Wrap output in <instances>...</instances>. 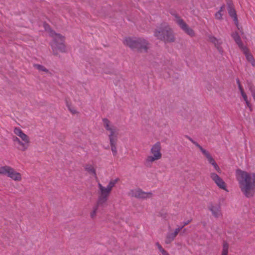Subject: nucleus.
<instances>
[{"mask_svg":"<svg viewBox=\"0 0 255 255\" xmlns=\"http://www.w3.org/2000/svg\"><path fill=\"white\" fill-rule=\"evenodd\" d=\"M235 176L243 194L248 198L253 197L255 193V173L237 169Z\"/></svg>","mask_w":255,"mask_h":255,"instance_id":"obj_1","label":"nucleus"},{"mask_svg":"<svg viewBox=\"0 0 255 255\" xmlns=\"http://www.w3.org/2000/svg\"><path fill=\"white\" fill-rule=\"evenodd\" d=\"M43 27L44 29L48 32L49 35L52 38L50 45L53 53L57 55L60 53L65 52L66 51V48L64 43L65 37L51 30L47 24L44 23Z\"/></svg>","mask_w":255,"mask_h":255,"instance_id":"obj_2","label":"nucleus"},{"mask_svg":"<svg viewBox=\"0 0 255 255\" xmlns=\"http://www.w3.org/2000/svg\"><path fill=\"white\" fill-rule=\"evenodd\" d=\"M13 132L16 136H13L12 140L16 148L22 151L27 150L30 143L29 136L18 128H14Z\"/></svg>","mask_w":255,"mask_h":255,"instance_id":"obj_3","label":"nucleus"},{"mask_svg":"<svg viewBox=\"0 0 255 255\" xmlns=\"http://www.w3.org/2000/svg\"><path fill=\"white\" fill-rule=\"evenodd\" d=\"M119 180V179L118 178L110 180L107 187L103 186L100 183H98L99 196L97 204L102 205L107 202L113 188L116 185Z\"/></svg>","mask_w":255,"mask_h":255,"instance_id":"obj_4","label":"nucleus"},{"mask_svg":"<svg viewBox=\"0 0 255 255\" xmlns=\"http://www.w3.org/2000/svg\"><path fill=\"white\" fill-rule=\"evenodd\" d=\"M124 45L132 49H137L140 52L146 51L148 48L146 41L142 38L128 37L123 40Z\"/></svg>","mask_w":255,"mask_h":255,"instance_id":"obj_5","label":"nucleus"},{"mask_svg":"<svg viewBox=\"0 0 255 255\" xmlns=\"http://www.w3.org/2000/svg\"><path fill=\"white\" fill-rule=\"evenodd\" d=\"M161 158V145L159 141H157L151 147L149 154L145 159V165L151 166L154 162L160 160Z\"/></svg>","mask_w":255,"mask_h":255,"instance_id":"obj_6","label":"nucleus"},{"mask_svg":"<svg viewBox=\"0 0 255 255\" xmlns=\"http://www.w3.org/2000/svg\"><path fill=\"white\" fill-rule=\"evenodd\" d=\"M154 35L157 39L163 40L165 42H173L174 40L172 30L165 23L157 28Z\"/></svg>","mask_w":255,"mask_h":255,"instance_id":"obj_7","label":"nucleus"},{"mask_svg":"<svg viewBox=\"0 0 255 255\" xmlns=\"http://www.w3.org/2000/svg\"><path fill=\"white\" fill-rule=\"evenodd\" d=\"M0 174L6 175L14 181L20 182L22 180L21 173L9 166L5 165L0 167Z\"/></svg>","mask_w":255,"mask_h":255,"instance_id":"obj_8","label":"nucleus"},{"mask_svg":"<svg viewBox=\"0 0 255 255\" xmlns=\"http://www.w3.org/2000/svg\"><path fill=\"white\" fill-rule=\"evenodd\" d=\"M103 123L106 129L110 132L109 135V138L118 136V129L112 124L111 122L108 119L106 118L103 119Z\"/></svg>","mask_w":255,"mask_h":255,"instance_id":"obj_9","label":"nucleus"},{"mask_svg":"<svg viewBox=\"0 0 255 255\" xmlns=\"http://www.w3.org/2000/svg\"><path fill=\"white\" fill-rule=\"evenodd\" d=\"M175 21L179 25L180 28L188 35L191 37H194L195 35L194 30L188 26V25L183 21V19L176 16Z\"/></svg>","mask_w":255,"mask_h":255,"instance_id":"obj_10","label":"nucleus"},{"mask_svg":"<svg viewBox=\"0 0 255 255\" xmlns=\"http://www.w3.org/2000/svg\"><path fill=\"white\" fill-rule=\"evenodd\" d=\"M210 177L212 180L216 183V184L221 189L227 191L226 185L223 180L216 173H211Z\"/></svg>","mask_w":255,"mask_h":255,"instance_id":"obj_11","label":"nucleus"},{"mask_svg":"<svg viewBox=\"0 0 255 255\" xmlns=\"http://www.w3.org/2000/svg\"><path fill=\"white\" fill-rule=\"evenodd\" d=\"M130 195L136 198H146L151 197L152 193L150 192H144L139 189H135L130 191Z\"/></svg>","mask_w":255,"mask_h":255,"instance_id":"obj_12","label":"nucleus"},{"mask_svg":"<svg viewBox=\"0 0 255 255\" xmlns=\"http://www.w3.org/2000/svg\"><path fill=\"white\" fill-rule=\"evenodd\" d=\"M208 208L212 212V214L214 217L219 218L222 216V213L220 205L212 203L209 205Z\"/></svg>","mask_w":255,"mask_h":255,"instance_id":"obj_13","label":"nucleus"},{"mask_svg":"<svg viewBox=\"0 0 255 255\" xmlns=\"http://www.w3.org/2000/svg\"><path fill=\"white\" fill-rule=\"evenodd\" d=\"M237 82L238 85V87H239V90L240 91L241 94L244 100L245 101L247 106L250 109V110L251 111H252V105L250 103V101L248 100V96H247L246 93H245V92L244 91V89L242 87V86L240 83V80L239 79H237Z\"/></svg>","mask_w":255,"mask_h":255,"instance_id":"obj_14","label":"nucleus"},{"mask_svg":"<svg viewBox=\"0 0 255 255\" xmlns=\"http://www.w3.org/2000/svg\"><path fill=\"white\" fill-rule=\"evenodd\" d=\"M183 228V227H180L176 228L174 232L168 233L166 237L165 242L168 244L172 242L175 237L177 236L180 231Z\"/></svg>","mask_w":255,"mask_h":255,"instance_id":"obj_15","label":"nucleus"},{"mask_svg":"<svg viewBox=\"0 0 255 255\" xmlns=\"http://www.w3.org/2000/svg\"><path fill=\"white\" fill-rule=\"evenodd\" d=\"M241 49L245 55L247 60L251 63L253 66H255V60L252 54L249 52V49L246 46Z\"/></svg>","mask_w":255,"mask_h":255,"instance_id":"obj_16","label":"nucleus"},{"mask_svg":"<svg viewBox=\"0 0 255 255\" xmlns=\"http://www.w3.org/2000/svg\"><path fill=\"white\" fill-rule=\"evenodd\" d=\"M205 157L207 158L208 162L209 163L212 164L214 169L219 173L221 172V170L219 166L218 165V164L216 163V161L214 159V158L212 157V156L211 155V154L209 153V152L205 155Z\"/></svg>","mask_w":255,"mask_h":255,"instance_id":"obj_17","label":"nucleus"},{"mask_svg":"<svg viewBox=\"0 0 255 255\" xmlns=\"http://www.w3.org/2000/svg\"><path fill=\"white\" fill-rule=\"evenodd\" d=\"M85 170L88 172L89 174L96 177V171L95 166L93 163H87L84 166Z\"/></svg>","mask_w":255,"mask_h":255,"instance_id":"obj_18","label":"nucleus"},{"mask_svg":"<svg viewBox=\"0 0 255 255\" xmlns=\"http://www.w3.org/2000/svg\"><path fill=\"white\" fill-rule=\"evenodd\" d=\"M118 139V136L109 138L110 143L112 151L114 155L117 154L116 143Z\"/></svg>","mask_w":255,"mask_h":255,"instance_id":"obj_19","label":"nucleus"},{"mask_svg":"<svg viewBox=\"0 0 255 255\" xmlns=\"http://www.w3.org/2000/svg\"><path fill=\"white\" fill-rule=\"evenodd\" d=\"M229 14L230 15L231 17H232L233 19V20L236 24V25H238V17L236 14V10L235 9L230 8L229 9Z\"/></svg>","mask_w":255,"mask_h":255,"instance_id":"obj_20","label":"nucleus"},{"mask_svg":"<svg viewBox=\"0 0 255 255\" xmlns=\"http://www.w3.org/2000/svg\"><path fill=\"white\" fill-rule=\"evenodd\" d=\"M232 36L234 38V39L235 40V41H236V42L237 43V44L238 45V46H239V47L240 48H242L243 47H244V46L243 45V44L241 41L240 37L238 33H237V32L233 33L232 35Z\"/></svg>","mask_w":255,"mask_h":255,"instance_id":"obj_21","label":"nucleus"},{"mask_svg":"<svg viewBox=\"0 0 255 255\" xmlns=\"http://www.w3.org/2000/svg\"><path fill=\"white\" fill-rule=\"evenodd\" d=\"M229 244L226 241H224L222 244V249L221 255H228Z\"/></svg>","mask_w":255,"mask_h":255,"instance_id":"obj_22","label":"nucleus"},{"mask_svg":"<svg viewBox=\"0 0 255 255\" xmlns=\"http://www.w3.org/2000/svg\"><path fill=\"white\" fill-rule=\"evenodd\" d=\"M209 40L214 43L215 45L218 48L219 46L220 45L221 42L219 40L217 39L216 37L211 36L209 37Z\"/></svg>","mask_w":255,"mask_h":255,"instance_id":"obj_23","label":"nucleus"},{"mask_svg":"<svg viewBox=\"0 0 255 255\" xmlns=\"http://www.w3.org/2000/svg\"><path fill=\"white\" fill-rule=\"evenodd\" d=\"M189 139L192 141V143H193L197 147H198L200 150H201V151L202 152V153L205 156L206 155H207L209 152L208 151H207L206 150H205V149H204L202 146H201L197 142L194 141V140H193L191 138H189Z\"/></svg>","mask_w":255,"mask_h":255,"instance_id":"obj_24","label":"nucleus"},{"mask_svg":"<svg viewBox=\"0 0 255 255\" xmlns=\"http://www.w3.org/2000/svg\"><path fill=\"white\" fill-rule=\"evenodd\" d=\"M224 8H225V6L223 5L221 7L220 10L216 13L215 16V17L216 19H222V15H223L222 11H223Z\"/></svg>","mask_w":255,"mask_h":255,"instance_id":"obj_25","label":"nucleus"},{"mask_svg":"<svg viewBox=\"0 0 255 255\" xmlns=\"http://www.w3.org/2000/svg\"><path fill=\"white\" fill-rule=\"evenodd\" d=\"M99 205H97L96 206H95L94 208H93V211L91 212V217L92 218H94L95 217H96V213H97V211L98 210V206H99Z\"/></svg>","mask_w":255,"mask_h":255,"instance_id":"obj_26","label":"nucleus"},{"mask_svg":"<svg viewBox=\"0 0 255 255\" xmlns=\"http://www.w3.org/2000/svg\"><path fill=\"white\" fill-rule=\"evenodd\" d=\"M68 108L69 110V111L72 114H76L78 113V112L76 110V109L74 107H71V106L67 105Z\"/></svg>","mask_w":255,"mask_h":255,"instance_id":"obj_27","label":"nucleus"},{"mask_svg":"<svg viewBox=\"0 0 255 255\" xmlns=\"http://www.w3.org/2000/svg\"><path fill=\"white\" fill-rule=\"evenodd\" d=\"M156 246L157 247V248L159 250V251L162 254H163L166 252V251H165L163 248L161 247V246L159 244V243H157L156 244Z\"/></svg>","mask_w":255,"mask_h":255,"instance_id":"obj_28","label":"nucleus"},{"mask_svg":"<svg viewBox=\"0 0 255 255\" xmlns=\"http://www.w3.org/2000/svg\"><path fill=\"white\" fill-rule=\"evenodd\" d=\"M36 67L39 69V70L47 71V70L42 65H36Z\"/></svg>","mask_w":255,"mask_h":255,"instance_id":"obj_29","label":"nucleus"},{"mask_svg":"<svg viewBox=\"0 0 255 255\" xmlns=\"http://www.w3.org/2000/svg\"><path fill=\"white\" fill-rule=\"evenodd\" d=\"M191 222L190 220L189 221H188L187 222H185L184 224V225L182 226L183 227L185 226V225H187V224H188L190 222Z\"/></svg>","mask_w":255,"mask_h":255,"instance_id":"obj_30","label":"nucleus"},{"mask_svg":"<svg viewBox=\"0 0 255 255\" xmlns=\"http://www.w3.org/2000/svg\"><path fill=\"white\" fill-rule=\"evenodd\" d=\"M162 255H169L168 254V253L167 252H165V253L162 254Z\"/></svg>","mask_w":255,"mask_h":255,"instance_id":"obj_31","label":"nucleus"}]
</instances>
